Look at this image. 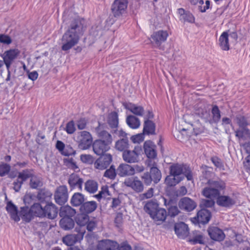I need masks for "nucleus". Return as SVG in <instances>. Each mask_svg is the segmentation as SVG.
<instances>
[{"label": "nucleus", "mask_w": 250, "mask_h": 250, "mask_svg": "<svg viewBox=\"0 0 250 250\" xmlns=\"http://www.w3.org/2000/svg\"><path fill=\"white\" fill-rule=\"evenodd\" d=\"M83 27L80 21L75 20L62 38V49L66 51L78 44L83 33Z\"/></svg>", "instance_id": "nucleus-1"}, {"label": "nucleus", "mask_w": 250, "mask_h": 250, "mask_svg": "<svg viewBox=\"0 0 250 250\" xmlns=\"http://www.w3.org/2000/svg\"><path fill=\"white\" fill-rule=\"evenodd\" d=\"M208 187L205 188L203 195L209 199H217L220 195V192L226 188L225 182L221 180L210 179L208 181Z\"/></svg>", "instance_id": "nucleus-2"}, {"label": "nucleus", "mask_w": 250, "mask_h": 250, "mask_svg": "<svg viewBox=\"0 0 250 250\" xmlns=\"http://www.w3.org/2000/svg\"><path fill=\"white\" fill-rule=\"evenodd\" d=\"M145 210L150 215L152 219L157 224L163 222L166 219L167 211L159 207L157 202L153 201L148 202L144 207Z\"/></svg>", "instance_id": "nucleus-3"}, {"label": "nucleus", "mask_w": 250, "mask_h": 250, "mask_svg": "<svg viewBox=\"0 0 250 250\" xmlns=\"http://www.w3.org/2000/svg\"><path fill=\"white\" fill-rule=\"evenodd\" d=\"M142 152L140 146H136L133 150H126L123 152L122 157L124 161L128 163H135L139 161V156Z\"/></svg>", "instance_id": "nucleus-4"}, {"label": "nucleus", "mask_w": 250, "mask_h": 250, "mask_svg": "<svg viewBox=\"0 0 250 250\" xmlns=\"http://www.w3.org/2000/svg\"><path fill=\"white\" fill-rule=\"evenodd\" d=\"M79 147L82 149H88L91 146L93 139L90 133L87 131H81L77 137Z\"/></svg>", "instance_id": "nucleus-5"}, {"label": "nucleus", "mask_w": 250, "mask_h": 250, "mask_svg": "<svg viewBox=\"0 0 250 250\" xmlns=\"http://www.w3.org/2000/svg\"><path fill=\"white\" fill-rule=\"evenodd\" d=\"M76 230L78 232L77 234L67 235L63 238L62 241L64 244L71 246L83 239L85 232V229H80L76 228Z\"/></svg>", "instance_id": "nucleus-6"}, {"label": "nucleus", "mask_w": 250, "mask_h": 250, "mask_svg": "<svg viewBox=\"0 0 250 250\" xmlns=\"http://www.w3.org/2000/svg\"><path fill=\"white\" fill-rule=\"evenodd\" d=\"M195 113L206 123L211 124L212 116L210 114L209 109L206 105L203 104L198 105L195 108Z\"/></svg>", "instance_id": "nucleus-7"}, {"label": "nucleus", "mask_w": 250, "mask_h": 250, "mask_svg": "<svg viewBox=\"0 0 250 250\" xmlns=\"http://www.w3.org/2000/svg\"><path fill=\"white\" fill-rule=\"evenodd\" d=\"M54 198L58 204L60 205L64 204L67 201L68 198L66 186H61L58 187L56 190Z\"/></svg>", "instance_id": "nucleus-8"}, {"label": "nucleus", "mask_w": 250, "mask_h": 250, "mask_svg": "<svg viewBox=\"0 0 250 250\" xmlns=\"http://www.w3.org/2000/svg\"><path fill=\"white\" fill-rule=\"evenodd\" d=\"M112 161V155L109 153L105 154L97 159L94 163V167L99 170L106 168Z\"/></svg>", "instance_id": "nucleus-9"}, {"label": "nucleus", "mask_w": 250, "mask_h": 250, "mask_svg": "<svg viewBox=\"0 0 250 250\" xmlns=\"http://www.w3.org/2000/svg\"><path fill=\"white\" fill-rule=\"evenodd\" d=\"M125 185L136 192H141L144 190V185L137 177L128 178L124 181Z\"/></svg>", "instance_id": "nucleus-10"}, {"label": "nucleus", "mask_w": 250, "mask_h": 250, "mask_svg": "<svg viewBox=\"0 0 250 250\" xmlns=\"http://www.w3.org/2000/svg\"><path fill=\"white\" fill-rule=\"evenodd\" d=\"M110 145L102 140H97L92 145L93 151L97 155H103L110 149Z\"/></svg>", "instance_id": "nucleus-11"}, {"label": "nucleus", "mask_w": 250, "mask_h": 250, "mask_svg": "<svg viewBox=\"0 0 250 250\" xmlns=\"http://www.w3.org/2000/svg\"><path fill=\"white\" fill-rule=\"evenodd\" d=\"M127 0H115L112 5L111 10L115 16L122 14L127 8Z\"/></svg>", "instance_id": "nucleus-12"}, {"label": "nucleus", "mask_w": 250, "mask_h": 250, "mask_svg": "<svg viewBox=\"0 0 250 250\" xmlns=\"http://www.w3.org/2000/svg\"><path fill=\"white\" fill-rule=\"evenodd\" d=\"M19 54L20 51L17 49H12L5 52L3 59L7 70L10 69L13 62Z\"/></svg>", "instance_id": "nucleus-13"}, {"label": "nucleus", "mask_w": 250, "mask_h": 250, "mask_svg": "<svg viewBox=\"0 0 250 250\" xmlns=\"http://www.w3.org/2000/svg\"><path fill=\"white\" fill-rule=\"evenodd\" d=\"M168 36V34L167 31L161 30L154 32L151 35V38L156 46L161 49V44L166 41Z\"/></svg>", "instance_id": "nucleus-14"}, {"label": "nucleus", "mask_w": 250, "mask_h": 250, "mask_svg": "<svg viewBox=\"0 0 250 250\" xmlns=\"http://www.w3.org/2000/svg\"><path fill=\"white\" fill-rule=\"evenodd\" d=\"M106 125L99 123V125L96 128V132L98 136L105 143L111 144L112 142L111 135L105 130Z\"/></svg>", "instance_id": "nucleus-15"}, {"label": "nucleus", "mask_w": 250, "mask_h": 250, "mask_svg": "<svg viewBox=\"0 0 250 250\" xmlns=\"http://www.w3.org/2000/svg\"><path fill=\"white\" fill-rule=\"evenodd\" d=\"M143 148L145 154L149 159H154L157 157L156 146L151 141H146L144 144Z\"/></svg>", "instance_id": "nucleus-16"}, {"label": "nucleus", "mask_w": 250, "mask_h": 250, "mask_svg": "<svg viewBox=\"0 0 250 250\" xmlns=\"http://www.w3.org/2000/svg\"><path fill=\"white\" fill-rule=\"evenodd\" d=\"M97 247L98 250H116L118 243L109 239H104L99 241Z\"/></svg>", "instance_id": "nucleus-17"}, {"label": "nucleus", "mask_w": 250, "mask_h": 250, "mask_svg": "<svg viewBox=\"0 0 250 250\" xmlns=\"http://www.w3.org/2000/svg\"><path fill=\"white\" fill-rule=\"evenodd\" d=\"M174 230L177 236L181 239H185L189 234V229L187 224L183 222L176 223Z\"/></svg>", "instance_id": "nucleus-18"}, {"label": "nucleus", "mask_w": 250, "mask_h": 250, "mask_svg": "<svg viewBox=\"0 0 250 250\" xmlns=\"http://www.w3.org/2000/svg\"><path fill=\"white\" fill-rule=\"evenodd\" d=\"M179 206L182 209L187 211H191L196 208V204L189 198L184 197L180 200Z\"/></svg>", "instance_id": "nucleus-19"}, {"label": "nucleus", "mask_w": 250, "mask_h": 250, "mask_svg": "<svg viewBox=\"0 0 250 250\" xmlns=\"http://www.w3.org/2000/svg\"><path fill=\"white\" fill-rule=\"evenodd\" d=\"M208 231L211 239L215 241H221L225 237V235L223 231L217 227H210L208 229Z\"/></svg>", "instance_id": "nucleus-20"}, {"label": "nucleus", "mask_w": 250, "mask_h": 250, "mask_svg": "<svg viewBox=\"0 0 250 250\" xmlns=\"http://www.w3.org/2000/svg\"><path fill=\"white\" fill-rule=\"evenodd\" d=\"M43 211L44 212V217H47L50 219L55 218L58 214V208L52 203L47 204L43 208Z\"/></svg>", "instance_id": "nucleus-21"}, {"label": "nucleus", "mask_w": 250, "mask_h": 250, "mask_svg": "<svg viewBox=\"0 0 250 250\" xmlns=\"http://www.w3.org/2000/svg\"><path fill=\"white\" fill-rule=\"evenodd\" d=\"M125 108L133 114L143 117L145 114V110L143 106L131 103H126Z\"/></svg>", "instance_id": "nucleus-22"}, {"label": "nucleus", "mask_w": 250, "mask_h": 250, "mask_svg": "<svg viewBox=\"0 0 250 250\" xmlns=\"http://www.w3.org/2000/svg\"><path fill=\"white\" fill-rule=\"evenodd\" d=\"M216 203L219 206L229 208L234 205L235 201L230 196L220 195L217 198Z\"/></svg>", "instance_id": "nucleus-23"}, {"label": "nucleus", "mask_w": 250, "mask_h": 250, "mask_svg": "<svg viewBox=\"0 0 250 250\" xmlns=\"http://www.w3.org/2000/svg\"><path fill=\"white\" fill-rule=\"evenodd\" d=\"M83 183V179L80 178L77 174L73 173L69 176L68 183L72 189L78 188L82 190Z\"/></svg>", "instance_id": "nucleus-24"}, {"label": "nucleus", "mask_w": 250, "mask_h": 250, "mask_svg": "<svg viewBox=\"0 0 250 250\" xmlns=\"http://www.w3.org/2000/svg\"><path fill=\"white\" fill-rule=\"evenodd\" d=\"M235 133L240 145H242L243 141L250 139V131L247 128L238 129L235 131Z\"/></svg>", "instance_id": "nucleus-25"}, {"label": "nucleus", "mask_w": 250, "mask_h": 250, "mask_svg": "<svg viewBox=\"0 0 250 250\" xmlns=\"http://www.w3.org/2000/svg\"><path fill=\"white\" fill-rule=\"evenodd\" d=\"M229 31H225L219 38L218 43L223 50L228 51L229 49Z\"/></svg>", "instance_id": "nucleus-26"}, {"label": "nucleus", "mask_w": 250, "mask_h": 250, "mask_svg": "<svg viewBox=\"0 0 250 250\" xmlns=\"http://www.w3.org/2000/svg\"><path fill=\"white\" fill-rule=\"evenodd\" d=\"M210 212L206 209H202L197 214V221L199 224L208 223L210 220Z\"/></svg>", "instance_id": "nucleus-27"}, {"label": "nucleus", "mask_w": 250, "mask_h": 250, "mask_svg": "<svg viewBox=\"0 0 250 250\" xmlns=\"http://www.w3.org/2000/svg\"><path fill=\"white\" fill-rule=\"evenodd\" d=\"M117 172L122 177L134 175L133 167L126 164H120L117 168Z\"/></svg>", "instance_id": "nucleus-28"}, {"label": "nucleus", "mask_w": 250, "mask_h": 250, "mask_svg": "<svg viewBox=\"0 0 250 250\" xmlns=\"http://www.w3.org/2000/svg\"><path fill=\"white\" fill-rule=\"evenodd\" d=\"M97 207V203L95 201L83 202L80 207V210L81 213L86 214L94 211Z\"/></svg>", "instance_id": "nucleus-29"}, {"label": "nucleus", "mask_w": 250, "mask_h": 250, "mask_svg": "<svg viewBox=\"0 0 250 250\" xmlns=\"http://www.w3.org/2000/svg\"><path fill=\"white\" fill-rule=\"evenodd\" d=\"M19 214L21 219L26 223H29L34 218L33 213L31 211V208L28 207L21 208Z\"/></svg>", "instance_id": "nucleus-30"}, {"label": "nucleus", "mask_w": 250, "mask_h": 250, "mask_svg": "<svg viewBox=\"0 0 250 250\" xmlns=\"http://www.w3.org/2000/svg\"><path fill=\"white\" fill-rule=\"evenodd\" d=\"M188 241L193 245L204 244L205 239L202 232L199 231H193L190 235Z\"/></svg>", "instance_id": "nucleus-31"}, {"label": "nucleus", "mask_w": 250, "mask_h": 250, "mask_svg": "<svg viewBox=\"0 0 250 250\" xmlns=\"http://www.w3.org/2000/svg\"><path fill=\"white\" fill-rule=\"evenodd\" d=\"M6 208L11 219L15 222H19L20 220V217L18 214L17 208L12 202L9 201L7 203Z\"/></svg>", "instance_id": "nucleus-32"}, {"label": "nucleus", "mask_w": 250, "mask_h": 250, "mask_svg": "<svg viewBox=\"0 0 250 250\" xmlns=\"http://www.w3.org/2000/svg\"><path fill=\"white\" fill-rule=\"evenodd\" d=\"M107 123L110 127L113 129V131L116 132L119 124L118 115L116 112H112L109 114L107 118Z\"/></svg>", "instance_id": "nucleus-33"}, {"label": "nucleus", "mask_w": 250, "mask_h": 250, "mask_svg": "<svg viewBox=\"0 0 250 250\" xmlns=\"http://www.w3.org/2000/svg\"><path fill=\"white\" fill-rule=\"evenodd\" d=\"M155 124L149 120H145L144 124L143 133L146 135H154L155 134Z\"/></svg>", "instance_id": "nucleus-34"}, {"label": "nucleus", "mask_w": 250, "mask_h": 250, "mask_svg": "<svg viewBox=\"0 0 250 250\" xmlns=\"http://www.w3.org/2000/svg\"><path fill=\"white\" fill-rule=\"evenodd\" d=\"M31 211L34 217L44 218L43 208L40 203H34L30 207Z\"/></svg>", "instance_id": "nucleus-35"}, {"label": "nucleus", "mask_w": 250, "mask_h": 250, "mask_svg": "<svg viewBox=\"0 0 250 250\" xmlns=\"http://www.w3.org/2000/svg\"><path fill=\"white\" fill-rule=\"evenodd\" d=\"M185 167L179 164H174L170 167V174L175 175L179 177H182L183 174L185 170L186 169Z\"/></svg>", "instance_id": "nucleus-36"}, {"label": "nucleus", "mask_w": 250, "mask_h": 250, "mask_svg": "<svg viewBox=\"0 0 250 250\" xmlns=\"http://www.w3.org/2000/svg\"><path fill=\"white\" fill-rule=\"evenodd\" d=\"M126 123L130 128L133 129L138 128L141 125L140 119L133 115L128 116L126 119Z\"/></svg>", "instance_id": "nucleus-37"}, {"label": "nucleus", "mask_w": 250, "mask_h": 250, "mask_svg": "<svg viewBox=\"0 0 250 250\" xmlns=\"http://www.w3.org/2000/svg\"><path fill=\"white\" fill-rule=\"evenodd\" d=\"M76 214L74 209L69 206L62 207L60 211V215L62 217H70L74 216Z\"/></svg>", "instance_id": "nucleus-38"}, {"label": "nucleus", "mask_w": 250, "mask_h": 250, "mask_svg": "<svg viewBox=\"0 0 250 250\" xmlns=\"http://www.w3.org/2000/svg\"><path fill=\"white\" fill-rule=\"evenodd\" d=\"M115 148L120 151H126L129 148V141L127 137L123 138L115 143Z\"/></svg>", "instance_id": "nucleus-39"}, {"label": "nucleus", "mask_w": 250, "mask_h": 250, "mask_svg": "<svg viewBox=\"0 0 250 250\" xmlns=\"http://www.w3.org/2000/svg\"><path fill=\"white\" fill-rule=\"evenodd\" d=\"M61 227L64 230H69L74 226V222L70 217H62L60 221Z\"/></svg>", "instance_id": "nucleus-40"}, {"label": "nucleus", "mask_w": 250, "mask_h": 250, "mask_svg": "<svg viewBox=\"0 0 250 250\" xmlns=\"http://www.w3.org/2000/svg\"><path fill=\"white\" fill-rule=\"evenodd\" d=\"M85 201L84 196L82 193H75L71 197V204L75 207L81 206Z\"/></svg>", "instance_id": "nucleus-41"}, {"label": "nucleus", "mask_w": 250, "mask_h": 250, "mask_svg": "<svg viewBox=\"0 0 250 250\" xmlns=\"http://www.w3.org/2000/svg\"><path fill=\"white\" fill-rule=\"evenodd\" d=\"M155 165L156 164H154L153 166L150 168V174L152 177V181L155 183H157L160 181L162 175L160 170Z\"/></svg>", "instance_id": "nucleus-42"}, {"label": "nucleus", "mask_w": 250, "mask_h": 250, "mask_svg": "<svg viewBox=\"0 0 250 250\" xmlns=\"http://www.w3.org/2000/svg\"><path fill=\"white\" fill-rule=\"evenodd\" d=\"M236 121L240 128H247L248 125H250V117L246 118L239 115L236 117Z\"/></svg>", "instance_id": "nucleus-43"}, {"label": "nucleus", "mask_w": 250, "mask_h": 250, "mask_svg": "<svg viewBox=\"0 0 250 250\" xmlns=\"http://www.w3.org/2000/svg\"><path fill=\"white\" fill-rule=\"evenodd\" d=\"M88 221L89 216L87 214L83 213L78 214L75 218V221L80 227L85 226Z\"/></svg>", "instance_id": "nucleus-44"}, {"label": "nucleus", "mask_w": 250, "mask_h": 250, "mask_svg": "<svg viewBox=\"0 0 250 250\" xmlns=\"http://www.w3.org/2000/svg\"><path fill=\"white\" fill-rule=\"evenodd\" d=\"M183 179L182 177L174 176L171 174L167 176L165 180V183L168 186H174L178 184Z\"/></svg>", "instance_id": "nucleus-45"}, {"label": "nucleus", "mask_w": 250, "mask_h": 250, "mask_svg": "<svg viewBox=\"0 0 250 250\" xmlns=\"http://www.w3.org/2000/svg\"><path fill=\"white\" fill-rule=\"evenodd\" d=\"M51 196L52 193L49 190L42 189L39 192L37 198L41 202H43L49 200Z\"/></svg>", "instance_id": "nucleus-46"}, {"label": "nucleus", "mask_w": 250, "mask_h": 250, "mask_svg": "<svg viewBox=\"0 0 250 250\" xmlns=\"http://www.w3.org/2000/svg\"><path fill=\"white\" fill-rule=\"evenodd\" d=\"M85 189L89 193H94L98 189V184L93 180H88L85 183Z\"/></svg>", "instance_id": "nucleus-47"}, {"label": "nucleus", "mask_w": 250, "mask_h": 250, "mask_svg": "<svg viewBox=\"0 0 250 250\" xmlns=\"http://www.w3.org/2000/svg\"><path fill=\"white\" fill-rule=\"evenodd\" d=\"M96 197L98 199L101 198H104L106 200L110 199V193L108 190V187L106 186H103L101 188V190L96 195Z\"/></svg>", "instance_id": "nucleus-48"}, {"label": "nucleus", "mask_w": 250, "mask_h": 250, "mask_svg": "<svg viewBox=\"0 0 250 250\" xmlns=\"http://www.w3.org/2000/svg\"><path fill=\"white\" fill-rule=\"evenodd\" d=\"M212 122L211 124L213 123H217L220 120L221 115L220 111L217 105H214L212 108Z\"/></svg>", "instance_id": "nucleus-49"}, {"label": "nucleus", "mask_w": 250, "mask_h": 250, "mask_svg": "<svg viewBox=\"0 0 250 250\" xmlns=\"http://www.w3.org/2000/svg\"><path fill=\"white\" fill-rule=\"evenodd\" d=\"M32 175V170L26 169L19 172L18 179L23 182L31 177Z\"/></svg>", "instance_id": "nucleus-50"}, {"label": "nucleus", "mask_w": 250, "mask_h": 250, "mask_svg": "<svg viewBox=\"0 0 250 250\" xmlns=\"http://www.w3.org/2000/svg\"><path fill=\"white\" fill-rule=\"evenodd\" d=\"M116 176V172L115 168L113 166H111L110 167L107 169L104 173V176L108 178L109 179L113 180L115 178Z\"/></svg>", "instance_id": "nucleus-51"}, {"label": "nucleus", "mask_w": 250, "mask_h": 250, "mask_svg": "<svg viewBox=\"0 0 250 250\" xmlns=\"http://www.w3.org/2000/svg\"><path fill=\"white\" fill-rule=\"evenodd\" d=\"M11 167L9 165L1 163L0 164V176L3 177L7 174L10 171Z\"/></svg>", "instance_id": "nucleus-52"}, {"label": "nucleus", "mask_w": 250, "mask_h": 250, "mask_svg": "<svg viewBox=\"0 0 250 250\" xmlns=\"http://www.w3.org/2000/svg\"><path fill=\"white\" fill-rule=\"evenodd\" d=\"M180 21L184 22H187L192 23L195 21V18L191 13L186 12Z\"/></svg>", "instance_id": "nucleus-53"}, {"label": "nucleus", "mask_w": 250, "mask_h": 250, "mask_svg": "<svg viewBox=\"0 0 250 250\" xmlns=\"http://www.w3.org/2000/svg\"><path fill=\"white\" fill-rule=\"evenodd\" d=\"M65 163L66 165L70 168L73 170L78 169V167L76 164L75 160L72 158H67L65 159Z\"/></svg>", "instance_id": "nucleus-54"}, {"label": "nucleus", "mask_w": 250, "mask_h": 250, "mask_svg": "<svg viewBox=\"0 0 250 250\" xmlns=\"http://www.w3.org/2000/svg\"><path fill=\"white\" fill-rule=\"evenodd\" d=\"M141 177L146 185H150L152 181L150 173L147 172L144 173Z\"/></svg>", "instance_id": "nucleus-55"}, {"label": "nucleus", "mask_w": 250, "mask_h": 250, "mask_svg": "<svg viewBox=\"0 0 250 250\" xmlns=\"http://www.w3.org/2000/svg\"><path fill=\"white\" fill-rule=\"evenodd\" d=\"M211 160L215 167L220 169H223L224 165L220 158L217 157H213Z\"/></svg>", "instance_id": "nucleus-56"}, {"label": "nucleus", "mask_w": 250, "mask_h": 250, "mask_svg": "<svg viewBox=\"0 0 250 250\" xmlns=\"http://www.w3.org/2000/svg\"><path fill=\"white\" fill-rule=\"evenodd\" d=\"M80 158L83 163L86 164H91L93 161V157L89 154H82Z\"/></svg>", "instance_id": "nucleus-57"}, {"label": "nucleus", "mask_w": 250, "mask_h": 250, "mask_svg": "<svg viewBox=\"0 0 250 250\" xmlns=\"http://www.w3.org/2000/svg\"><path fill=\"white\" fill-rule=\"evenodd\" d=\"M0 42L4 44L9 45L12 42L11 38L5 34H0Z\"/></svg>", "instance_id": "nucleus-58"}, {"label": "nucleus", "mask_w": 250, "mask_h": 250, "mask_svg": "<svg viewBox=\"0 0 250 250\" xmlns=\"http://www.w3.org/2000/svg\"><path fill=\"white\" fill-rule=\"evenodd\" d=\"M75 124L73 121L67 124L65 130L68 134H72L75 131Z\"/></svg>", "instance_id": "nucleus-59"}, {"label": "nucleus", "mask_w": 250, "mask_h": 250, "mask_svg": "<svg viewBox=\"0 0 250 250\" xmlns=\"http://www.w3.org/2000/svg\"><path fill=\"white\" fill-rule=\"evenodd\" d=\"M180 211L176 206H171L168 208V213L171 217H175L179 214Z\"/></svg>", "instance_id": "nucleus-60"}, {"label": "nucleus", "mask_w": 250, "mask_h": 250, "mask_svg": "<svg viewBox=\"0 0 250 250\" xmlns=\"http://www.w3.org/2000/svg\"><path fill=\"white\" fill-rule=\"evenodd\" d=\"M153 189L152 188H150L146 192L141 194L140 198L142 200L150 198L153 196Z\"/></svg>", "instance_id": "nucleus-61"}, {"label": "nucleus", "mask_w": 250, "mask_h": 250, "mask_svg": "<svg viewBox=\"0 0 250 250\" xmlns=\"http://www.w3.org/2000/svg\"><path fill=\"white\" fill-rule=\"evenodd\" d=\"M214 204V199H204L202 201V205L206 208L212 207Z\"/></svg>", "instance_id": "nucleus-62"}, {"label": "nucleus", "mask_w": 250, "mask_h": 250, "mask_svg": "<svg viewBox=\"0 0 250 250\" xmlns=\"http://www.w3.org/2000/svg\"><path fill=\"white\" fill-rule=\"evenodd\" d=\"M131 140L134 143H140L144 140V135L142 134H138L131 137Z\"/></svg>", "instance_id": "nucleus-63"}, {"label": "nucleus", "mask_w": 250, "mask_h": 250, "mask_svg": "<svg viewBox=\"0 0 250 250\" xmlns=\"http://www.w3.org/2000/svg\"><path fill=\"white\" fill-rule=\"evenodd\" d=\"M243 166L246 171L250 172V155L247 156L243 162Z\"/></svg>", "instance_id": "nucleus-64"}]
</instances>
